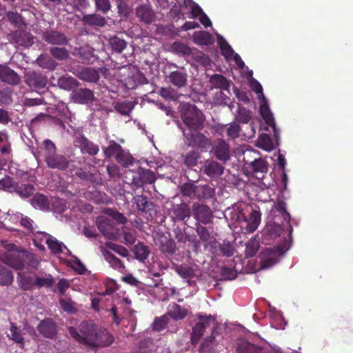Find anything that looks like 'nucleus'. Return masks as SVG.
<instances>
[{
  "mask_svg": "<svg viewBox=\"0 0 353 353\" xmlns=\"http://www.w3.org/2000/svg\"><path fill=\"white\" fill-rule=\"evenodd\" d=\"M180 112L183 123L190 131H197L203 128L205 116L195 105L184 103Z\"/></svg>",
  "mask_w": 353,
  "mask_h": 353,
  "instance_id": "nucleus-1",
  "label": "nucleus"
},
{
  "mask_svg": "<svg viewBox=\"0 0 353 353\" xmlns=\"http://www.w3.org/2000/svg\"><path fill=\"white\" fill-rule=\"evenodd\" d=\"M43 145L44 158L47 166L51 169L65 170L70 163L68 159L64 155L57 153L56 145L51 140H45Z\"/></svg>",
  "mask_w": 353,
  "mask_h": 353,
  "instance_id": "nucleus-2",
  "label": "nucleus"
},
{
  "mask_svg": "<svg viewBox=\"0 0 353 353\" xmlns=\"http://www.w3.org/2000/svg\"><path fill=\"white\" fill-rule=\"evenodd\" d=\"M196 316L195 324L192 327L190 338L193 345H196L198 343L207 328H210L212 334H214L218 325L214 316L198 314Z\"/></svg>",
  "mask_w": 353,
  "mask_h": 353,
  "instance_id": "nucleus-3",
  "label": "nucleus"
},
{
  "mask_svg": "<svg viewBox=\"0 0 353 353\" xmlns=\"http://www.w3.org/2000/svg\"><path fill=\"white\" fill-rule=\"evenodd\" d=\"M96 328L94 324L83 321L79 325V330L77 327H70L68 332L70 336L77 342L90 346Z\"/></svg>",
  "mask_w": 353,
  "mask_h": 353,
  "instance_id": "nucleus-4",
  "label": "nucleus"
},
{
  "mask_svg": "<svg viewBox=\"0 0 353 353\" xmlns=\"http://www.w3.org/2000/svg\"><path fill=\"white\" fill-rule=\"evenodd\" d=\"M261 214L259 210H252L248 219L243 210L236 209L234 210V217L236 221L239 223H244L246 224L245 230L248 232H254L261 223Z\"/></svg>",
  "mask_w": 353,
  "mask_h": 353,
  "instance_id": "nucleus-5",
  "label": "nucleus"
},
{
  "mask_svg": "<svg viewBox=\"0 0 353 353\" xmlns=\"http://www.w3.org/2000/svg\"><path fill=\"white\" fill-rule=\"evenodd\" d=\"M192 214L196 223L208 225L212 221L213 214L210 208L202 203H194L192 205Z\"/></svg>",
  "mask_w": 353,
  "mask_h": 353,
  "instance_id": "nucleus-6",
  "label": "nucleus"
},
{
  "mask_svg": "<svg viewBox=\"0 0 353 353\" xmlns=\"http://www.w3.org/2000/svg\"><path fill=\"white\" fill-rule=\"evenodd\" d=\"M210 152L217 160L223 163L230 159V145L222 139H219L213 142Z\"/></svg>",
  "mask_w": 353,
  "mask_h": 353,
  "instance_id": "nucleus-7",
  "label": "nucleus"
},
{
  "mask_svg": "<svg viewBox=\"0 0 353 353\" xmlns=\"http://www.w3.org/2000/svg\"><path fill=\"white\" fill-rule=\"evenodd\" d=\"M183 132L190 146L205 150L211 145L210 139L201 132L186 133L184 130Z\"/></svg>",
  "mask_w": 353,
  "mask_h": 353,
  "instance_id": "nucleus-8",
  "label": "nucleus"
},
{
  "mask_svg": "<svg viewBox=\"0 0 353 353\" xmlns=\"http://www.w3.org/2000/svg\"><path fill=\"white\" fill-rule=\"evenodd\" d=\"M37 330L43 337L53 339L57 336L58 327L53 319L46 318L39 323Z\"/></svg>",
  "mask_w": 353,
  "mask_h": 353,
  "instance_id": "nucleus-9",
  "label": "nucleus"
},
{
  "mask_svg": "<svg viewBox=\"0 0 353 353\" xmlns=\"http://www.w3.org/2000/svg\"><path fill=\"white\" fill-rule=\"evenodd\" d=\"M42 39L48 44L53 46H67L70 39L66 35L57 30H46L43 32Z\"/></svg>",
  "mask_w": 353,
  "mask_h": 353,
  "instance_id": "nucleus-10",
  "label": "nucleus"
},
{
  "mask_svg": "<svg viewBox=\"0 0 353 353\" xmlns=\"http://www.w3.org/2000/svg\"><path fill=\"white\" fill-rule=\"evenodd\" d=\"M134 204L139 212L152 217L156 214L154 204L145 195H137L134 197Z\"/></svg>",
  "mask_w": 353,
  "mask_h": 353,
  "instance_id": "nucleus-11",
  "label": "nucleus"
},
{
  "mask_svg": "<svg viewBox=\"0 0 353 353\" xmlns=\"http://www.w3.org/2000/svg\"><path fill=\"white\" fill-rule=\"evenodd\" d=\"M26 83L35 90L46 88L48 78L39 72H29L26 74Z\"/></svg>",
  "mask_w": 353,
  "mask_h": 353,
  "instance_id": "nucleus-12",
  "label": "nucleus"
},
{
  "mask_svg": "<svg viewBox=\"0 0 353 353\" xmlns=\"http://www.w3.org/2000/svg\"><path fill=\"white\" fill-rule=\"evenodd\" d=\"M202 170L208 176L216 179L223 174L224 167L222 164L213 159H208L205 161Z\"/></svg>",
  "mask_w": 353,
  "mask_h": 353,
  "instance_id": "nucleus-13",
  "label": "nucleus"
},
{
  "mask_svg": "<svg viewBox=\"0 0 353 353\" xmlns=\"http://www.w3.org/2000/svg\"><path fill=\"white\" fill-rule=\"evenodd\" d=\"M10 39L16 45L27 48L34 43V37L28 32L15 30L10 34Z\"/></svg>",
  "mask_w": 353,
  "mask_h": 353,
  "instance_id": "nucleus-14",
  "label": "nucleus"
},
{
  "mask_svg": "<svg viewBox=\"0 0 353 353\" xmlns=\"http://www.w3.org/2000/svg\"><path fill=\"white\" fill-rule=\"evenodd\" d=\"M97 225L102 234L109 239L117 240L119 238V233L115 230L110 220L103 218L97 221Z\"/></svg>",
  "mask_w": 353,
  "mask_h": 353,
  "instance_id": "nucleus-15",
  "label": "nucleus"
},
{
  "mask_svg": "<svg viewBox=\"0 0 353 353\" xmlns=\"http://www.w3.org/2000/svg\"><path fill=\"white\" fill-rule=\"evenodd\" d=\"M0 81L12 85H18L21 79L19 74L6 64H0Z\"/></svg>",
  "mask_w": 353,
  "mask_h": 353,
  "instance_id": "nucleus-16",
  "label": "nucleus"
},
{
  "mask_svg": "<svg viewBox=\"0 0 353 353\" xmlns=\"http://www.w3.org/2000/svg\"><path fill=\"white\" fill-rule=\"evenodd\" d=\"M113 341L114 337L106 330H96L90 346L94 347L109 346Z\"/></svg>",
  "mask_w": 353,
  "mask_h": 353,
  "instance_id": "nucleus-17",
  "label": "nucleus"
},
{
  "mask_svg": "<svg viewBox=\"0 0 353 353\" xmlns=\"http://www.w3.org/2000/svg\"><path fill=\"white\" fill-rule=\"evenodd\" d=\"M156 181L154 172L150 170L139 168L137 176L133 177V183L138 187L144 184H152Z\"/></svg>",
  "mask_w": 353,
  "mask_h": 353,
  "instance_id": "nucleus-18",
  "label": "nucleus"
},
{
  "mask_svg": "<svg viewBox=\"0 0 353 353\" xmlns=\"http://www.w3.org/2000/svg\"><path fill=\"white\" fill-rule=\"evenodd\" d=\"M71 100L75 103H88L94 98L93 92L88 88L74 90L70 94Z\"/></svg>",
  "mask_w": 353,
  "mask_h": 353,
  "instance_id": "nucleus-19",
  "label": "nucleus"
},
{
  "mask_svg": "<svg viewBox=\"0 0 353 353\" xmlns=\"http://www.w3.org/2000/svg\"><path fill=\"white\" fill-rule=\"evenodd\" d=\"M77 143L82 154H88L95 156L99 151V147L84 136H80L77 139Z\"/></svg>",
  "mask_w": 353,
  "mask_h": 353,
  "instance_id": "nucleus-20",
  "label": "nucleus"
},
{
  "mask_svg": "<svg viewBox=\"0 0 353 353\" xmlns=\"http://www.w3.org/2000/svg\"><path fill=\"white\" fill-rule=\"evenodd\" d=\"M160 250L166 256L173 255L176 252V243L171 238L162 234L157 238Z\"/></svg>",
  "mask_w": 353,
  "mask_h": 353,
  "instance_id": "nucleus-21",
  "label": "nucleus"
},
{
  "mask_svg": "<svg viewBox=\"0 0 353 353\" xmlns=\"http://www.w3.org/2000/svg\"><path fill=\"white\" fill-rule=\"evenodd\" d=\"M191 216L190 206L185 203H181L173 205L172 209V217L175 221H181L189 219Z\"/></svg>",
  "mask_w": 353,
  "mask_h": 353,
  "instance_id": "nucleus-22",
  "label": "nucleus"
},
{
  "mask_svg": "<svg viewBox=\"0 0 353 353\" xmlns=\"http://www.w3.org/2000/svg\"><path fill=\"white\" fill-rule=\"evenodd\" d=\"M168 78L169 82L178 88H184L188 83V74L185 71H172Z\"/></svg>",
  "mask_w": 353,
  "mask_h": 353,
  "instance_id": "nucleus-23",
  "label": "nucleus"
},
{
  "mask_svg": "<svg viewBox=\"0 0 353 353\" xmlns=\"http://www.w3.org/2000/svg\"><path fill=\"white\" fill-rule=\"evenodd\" d=\"M214 196V189L209 185H196L194 194V199L204 201L212 198Z\"/></svg>",
  "mask_w": 353,
  "mask_h": 353,
  "instance_id": "nucleus-24",
  "label": "nucleus"
},
{
  "mask_svg": "<svg viewBox=\"0 0 353 353\" xmlns=\"http://www.w3.org/2000/svg\"><path fill=\"white\" fill-rule=\"evenodd\" d=\"M78 77L88 82H97L99 79V69H96L91 67H87L82 68L77 74Z\"/></svg>",
  "mask_w": 353,
  "mask_h": 353,
  "instance_id": "nucleus-25",
  "label": "nucleus"
},
{
  "mask_svg": "<svg viewBox=\"0 0 353 353\" xmlns=\"http://www.w3.org/2000/svg\"><path fill=\"white\" fill-rule=\"evenodd\" d=\"M6 263L16 270L24 268V261L22 253L11 252L6 256Z\"/></svg>",
  "mask_w": 353,
  "mask_h": 353,
  "instance_id": "nucleus-26",
  "label": "nucleus"
},
{
  "mask_svg": "<svg viewBox=\"0 0 353 353\" xmlns=\"http://www.w3.org/2000/svg\"><path fill=\"white\" fill-rule=\"evenodd\" d=\"M260 112L262 118L265 121V123L270 126L273 131L276 138L279 136V131L276 128V123L270 108L267 105H261L260 107Z\"/></svg>",
  "mask_w": 353,
  "mask_h": 353,
  "instance_id": "nucleus-27",
  "label": "nucleus"
},
{
  "mask_svg": "<svg viewBox=\"0 0 353 353\" xmlns=\"http://www.w3.org/2000/svg\"><path fill=\"white\" fill-rule=\"evenodd\" d=\"M216 346L217 343L215 341V336L214 334H212L204 339L199 350L200 353H215Z\"/></svg>",
  "mask_w": 353,
  "mask_h": 353,
  "instance_id": "nucleus-28",
  "label": "nucleus"
},
{
  "mask_svg": "<svg viewBox=\"0 0 353 353\" xmlns=\"http://www.w3.org/2000/svg\"><path fill=\"white\" fill-rule=\"evenodd\" d=\"M53 57L48 54H41L37 59V63L42 68L53 71L56 69L58 63L52 59Z\"/></svg>",
  "mask_w": 353,
  "mask_h": 353,
  "instance_id": "nucleus-29",
  "label": "nucleus"
},
{
  "mask_svg": "<svg viewBox=\"0 0 353 353\" xmlns=\"http://www.w3.org/2000/svg\"><path fill=\"white\" fill-rule=\"evenodd\" d=\"M203 224L200 223H195V231L199 237L201 242L205 243V247H207V244L210 243L213 239V236L211 234V232L209 228L205 227Z\"/></svg>",
  "mask_w": 353,
  "mask_h": 353,
  "instance_id": "nucleus-30",
  "label": "nucleus"
},
{
  "mask_svg": "<svg viewBox=\"0 0 353 353\" xmlns=\"http://www.w3.org/2000/svg\"><path fill=\"white\" fill-rule=\"evenodd\" d=\"M82 21L85 25L90 26L103 27L106 23L105 19L98 14L83 15Z\"/></svg>",
  "mask_w": 353,
  "mask_h": 353,
  "instance_id": "nucleus-31",
  "label": "nucleus"
},
{
  "mask_svg": "<svg viewBox=\"0 0 353 353\" xmlns=\"http://www.w3.org/2000/svg\"><path fill=\"white\" fill-rule=\"evenodd\" d=\"M136 14L141 21L147 24L150 23L154 20V12L152 10L147 6H141L136 10Z\"/></svg>",
  "mask_w": 353,
  "mask_h": 353,
  "instance_id": "nucleus-32",
  "label": "nucleus"
},
{
  "mask_svg": "<svg viewBox=\"0 0 353 353\" xmlns=\"http://www.w3.org/2000/svg\"><path fill=\"white\" fill-rule=\"evenodd\" d=\"M79 81L70 76H62L57 80L58 86L65 90H72L79 86Z\"/></svg>",
  "mask_w": 353,
  "mask_h": 353,
  "instance_id": "nucleus-33",
  "label": "nucleus"
},
{
  "mask_svg": "<svg viewBox=\"0 0 353 353\" xmlns=\"http://www.w3.org/2000/svg\"><path fill=\"white\" fill-rule=\"evenodd\" d=\"M211 85L215 88L223 90L229 91L230 82L221 74H213L210 79Z\"/></svg>",
  "mask_w": 353,
  "mask_h": 353,
  "instance_id": "nucleus-34",
  "label": "nucleus"
},
{
  "mask_svg": "<svg viewBox=\"0 0 353 353\" xmlns=\"http://www.w3.org/2000/svg\"><path fill=\"white\" fill-rule=\"evenodd\" d=\"M44 236L46 237V243L52 253L57 254L63 252V247L65 246L62 242L47 233Z\"/></svg>",
  "mask_w": 353,
  "mask_h": 353,
  "instance_id": "nucleus-35",
  "label": "nucleus"
},
{
  "mask_svg": "<svg viewBox=\"0 0 353 353\" xmlns=\"http://www.w3.org/2000/svg\"><path fill=\"white\" fill-rule=\"evenodd\" d=\"M283 232V228L278 224H271L267 225L263 231V235L265 236L268 240H274L279 237Z\"/></svg>",
  "mask_w": 353,
  "mask_h": 353,
  "instance_id": "nucleus-36",
  "label": "nucleus"
},
{
  "mask_svg": "<svg viewBox=\"0 0 353 353\" xmlns=\"http://www.w3.org/2000/svg\"><path fill=\"white\" fill-rule=\"evenodd\" d=\"M237 353H262V348L247 341L238 344L236 350Z\"/></svg>",
  "mask_w": 353,
  "mask_h": 353,
  "instance_id": "nucleus-37",
  "label": "nucleus"
},
{
  "mask_svg": "<svg viewBox=\"0 0 353 353\" xmlns=\"http://www.w3.org/2000/svg\"><path fill=\"white\" fill-rule=\"evenodd\" d=\"M175 270L183 279H192L197 276L196 272H198V270L188 265H177Z\"/></svg>",
  "mask_w": 353,
  "mask_h": 353,
  "instance_id": "nucleus-38",
  "label": "nucleus"
},
{
  "mask_svg": "<svg viewBox=\"0 0 353 353\" xmlns=\"http://www.w3.org/2000/svg\"><path fill=\"white\" fill-rule=\"evenodd\" d=\"M187 310L182 307L181 305L174 303L167 313L168 316H170L174 320L183 319L187 315Z\"/></svg>",
  "mask_w": 353,
  "mask_h": 353,
  "instance_id": "nucleus-39",
  "label": "nucleus"
},
{
  "mask_svg": "<svg viewBox=\"0 0 353 353\" xmlns=\"http://www.w3.org/2000/svg\"><path fill=\"white\" fill-rule=\"evenodd\" d=\"M103 254L105 259L110 263L112 268L119 271H122L124 269L125 266L123 262L110 251L105 250Z\"/></svg>",
  "mask_w": 353,
  "mask_h": 353,
  "instance_id": "nucleus-40",
  "label": "nucleus"
},
{
  "mask_svg": "<svg viewBox=\"0 0 353 353\" xmlns=\"http://www.w3.org/2000/svg\"><path fill=\"white\" fill-rule=\"evenodd\" d=\"M250 167L254 173L261 174L262 176H263V174L267 173L268 170V164L267 161L261 158L255 159L250 163Z\"/></svg>",
  "mask_w": 353,
  "mask_h": 353,
  "instance_id": "nucleus-41",
  "label": "nucleus"
},
{
  "mask_svg": "<svg viewBox=\"0 0 353 353\" xmlns=\"http://www.w3.org/2000/svg\"><path fill=\"white\" fill-rule=\"evenodd\" d=\"M179 242H190L192 245V250L194 252L198 253L201 250V240L194 235H185L181 234L180 236H176Z\"/></svg>",
  "mask_w": 353,
  "mask_h": 353,
  "instance_id": "nucleus-42",
  "label": "nucleus"
},
{
  "mask_svg": "<svg viewBox=\"0 0 353 353\" xmlns=\"http://www.w3.org/2000/svg\"><path fill=\"white\" fill-rule=\"evenodd\" d=\"M50 54L58 61H64L69 58V51L65 47H51Z\"/></svg>",
  "mask_w": 353,
  "mask_h": 353,
  "instance_id": "nucleus-43",
  "label": "nucleus"
},
{
  "mask_svg": "<svg viewBox=\"0 0 353 353\" xmlns=\"http://www.w3.org/2000/svg\"><path fill=\"white\" fill-rule=\"evenodd\" d=\"M116 161L122 166L127 168L134 163V157L122 148L115 157Z\"/></svg>",
  "mask_w": 353,
  "mask_h": 353,
  "instance_id": "nucleus-44",
  "label": "nucleus"
},
{
  "mask_svg": "<svg viewBox=\"0 0 353 353\" xmlns=\"http://www.w3.org/2000/svg\"><path fill=\"white\" fill-rule=\"evenodd\" d=\"M274 208L283 216L284 221L290 224V214L288 212L286 203L282 198L278 197L274 203Z\"/></svg>",
  "mask_w": 353,
  "mask_h": 353,
  "instance_id": "nucleus-45",
  "label": "nucleus"
},
{
  "mask_svg": "<svg viewBox=\"0 0 353 353\" xmlns=\"http://www.w3.org/2000/svg\"><path fill=\"white\" fill-rule=\"evenodd\" d=\"M32 205L35 208H39L40 210H47L49 208L50 203L48 199L45 195L37 194L32 198Z\"/></svg>",
  "mask_w": 353,
  "mask_h": 353,
  "instance_id": "nucleus-46",
  "label": "nucleus"
},
{
  "mask_svg": "<svg viewBox=\"0 0 353 353\" xmlns=\"http://www.w3.org/2000/svg\"><path fill=\"white\" fill-rule=\"evenodd\" d=\"M8 21L11 24L17 28H22L26 26L23 17L18 12L9 11L6 14Z\"/></svg>",
  "mask_w": 353,
  "mask_h": 353,
  "instance_id": "nucleus-47",
  "label": "nucleus"
},
{
  "mask_svg": "<svg viewBox=\"0 0 353 353\" xmlns=\"http://www.w3.org/2000/svg\"><path fill=\"white\" fill-rule=\"evenodd\" d=\"M134 254L137 259L139 261H144L146 259L150 254L148 248L143 243H139L134 246Z\"/></svg>",
  "mask_w": 353,
  "mask_h": 353,
  "instance_id": "nucleus-48",
  "label": "nucleus"
},
{
  "mask_svg": "<svg viewBox=\"0 0 353 353\" xmlns=\"http://www.w3.org/2000/svg\"><path fill=\"white\" fill-rule=\"evenodd\" d=\"M34 187L30 183L18 185L15 188V192L22 198H28L33 194Z\"/></svg>",
  "mask_w": 353,
  "mask_h": 353,
  "instance_id": "nucleus-49",
  "label": "nucleus"
},
{
  "mask_svg": "<svg viewBox=\"0 0 353 353\" xmlns=\"http://www.w3.org/2000/svg\"><path fill=\"white\" fill-rule=\"evenodd\" d=\"M159 95L165 100L176 101L179 98L177 91L173 88H161L159 90Z\"/></svg>",
  "mask_w": 353,
  "mask_h": 353,
  "instance_id": "nucleus-50",
  "label": "nucleus"
},
{
  "mask_svg": "<svg viewBox=\"0 0 353 353\" xmlns=\"http://www.w3.org/2000/svg\"><path fill=\"white\" fill-rule=\"evenodd\" d=\"M114 108L115 110L121 115L128 116L133 109V105L131 102L120 101L117 102L114 104Z\"/></svg>",
  "mask_w": 353,
  "mask_h": 353,
  "instance_id": "nucleus-51",
  "label": "nucleus"
},
{
  "mask_svg": "<svg viewBox=\"0 0 353 353\" xmlns=\"http://www.w3.org/2000/svg\"><path fill=\"white\" fill-rule=\"evenodd\" d=\"M259 248V242L256 239H250L245 244V254L246 257L254 256Z\"/></svg>",
  "mask_w": 353,
  "mask_h": 353,
  "instance_id": "nucleus-52",
  "label": "nucleus"
},
{
  "mask_svg": "<svg viewBox=\"0 0 353 353\" xmlns=\"http://www.w3.org/2000/svg\"><path fill=\"white\" fill-rule=\"evenodd\" d=\"M75 55H79L81 61L84 63H92L94 61L93 52L86 48H79Z\"/></svg>",
  "mask_w": 353,
  "mask_h": 353,
  "instance_id": "nucleus-53",
  "label": "nucleus"
},
{
  "mask_svg": "<svg viewBox=\"0 0 353 353\" xmlns=\"http://www.w3.org/2000/svg\"><path fill=\"white\" fill-rule=\"evenodd\" d=\"M23 257L24 261V267L26 265L30 266L33 268H37L39 265V261L37 256L31 252H23Z\"/></svg>",
  "mask_w": 353,
  "mask_h": 353,
  "instance_id": "nucleus-54",
  "label": "nucleus"
},
{
  "mask_svg": "<svg viewBox=\"0 0 353 353\" xmlns=\"http://www.w3.org/2000/svg\"><path fill=\"white\" fill-rule=\"evenodd\" d=\"M121 149L122 147L119 143L111 141L110 145L103 149V152L107 158L115 157Z\"/></svg>",
  "mask_w": 353,
  "mask_h": 353,
  "instance_id": "nucleus-55",
  "label": "nucleus"
},
{
  "mask_svg": "<svg viewBox=\"0 0 353 353\" xmlns=\"http://www.w3.org/2000/svg\"><path fill=\"white\" fill-rule=\"evenodd\" d=\"M109 43L112 49L116 52L121 53L126 47L125 40L118 37H114L110 39Z\"/></svg>",
  "mask_w": 353,
  "mask_h": 353,
  "instance_id": "nucleus-56",
  "label": "nucleus"
},
{
  "mask_svg": "<svg viewBox=\"0 0 353 353\" xmlns=\"http://www.w3.org/2000/svg\"><path fill=\"white\" fill-rule=\"evenodd\" d=\"M54 283V280L52 275L48 274L46 277H39L37 276L35 278V280L34 281V285H36L37 288H41L43 287L49 288L53 285Z\"/></svg>",
  "mask_w": 353,
  "mask_h": 353,
  "instance_id": "nucleus-57",
  "label": "nucleus"
},
{
  "mask_svg": "<svg viewBox=\"0 0 353 353\" xmlns=\"http://www.w3.org/2000/svg\"><path fill=\"white\" fill-rule=\"evenodd\" d=\"M201 155L199 152L195 150L190 151L184 157L183 163L188 167L195 166Z\"/></svg>",
  "mask_w": 353,
  "mask_h": 353,
  "instance_id": "nucleus-58",
  "label": "nucleus"
},
{
  "mask_svg": "<svg viewBox=\"0 0 353 353\" xmlns=\"http://www.w3.org/2000/svg\"><path fill=\"white\" fill-rule=\"evenodd\" d=\"M211 37L208 32L201 31L194 34V41L197 44L208 45L210 43Z\"/></svg>",
  "mask_w": 353,
  "mask_h": 353,
  "instance_id": "nucleus-59",
  "label": "nucleus"
},
{
  "mask_svg": "<svg viewBox=\"0 0 353 353\" xmlns=\"http://www.w3.org/2000/svg\"><path fill=\"white\" fill-rule=\"evenodd\" d=\"M174 52L181 55H190L192 54L191 48L186 44L181 42H174L172 46Z\"/></svg>",
  "mask_w": 353,
  "mask_h": 353,
  "instance_id": "nucleus-60",
  "label": "nucleus"
},
{
  "mask_svg": "<svg viewBox=\"0 0 353 353\" xmlns=\"http://www.w3.org/2000/svg\"><path fill=\"white\" fill-rule=\"evenodd\" d=\"M219 44L222 54L225 58L228 59L234 54V50L223 37L219 39Z\"/></svg>",
  "mask_w": 353,
  "mask_h": 353,
  "instance_id": "nucleus-61",
  "label": "nucleus"
},
{
  "mask_svg": "<svg viewBox=\"0 0 353 353\" xmlns=\"http://www.w3.org/2000/svg\"><path fill=\"white\" fill-rule=\"evenodd\" d=\"M10 331V339L15 341L17 343L21 345L24 344V339L21 335V330L14 324L11 323Z\"/></svg>",
  "mask_w": 353,
  "mask_h": 353,
  "instance_id": "nucleus-62",
  "label": "nucleus"
},
{
  "mask_svg": "<svg viewBox=\"0 0 353 353\" xmlns=\"http://www.w3.org/2000/svg\"><path fill=\"white\" fill-rule=\"evenodd\" d=\"M196 185L192 183H185L181 187V192L185 196L192 199H194V194Z\"/></svg>",
  "mask_w": 353,
  "mask_h": 353,
  "instance_id": "nucleus-63",
  "label": "nucleus"
},
{
  "mask_svg": "<svg viewBox=\"0 0 353 353\" xmlns=\"http://www.w3.org/2000/svg\"><path fill=\"white\" fill-rule=\"evenodd\" d=\"M237 121L241 123H248L251 119V112L245 108H239L236 117Z\"/></svg>",
  "mask_w": 353,
  "mask_h": 353,
  "instance_id": "nucleus-64",
  "label": "nucleus"
}]
</instances>
